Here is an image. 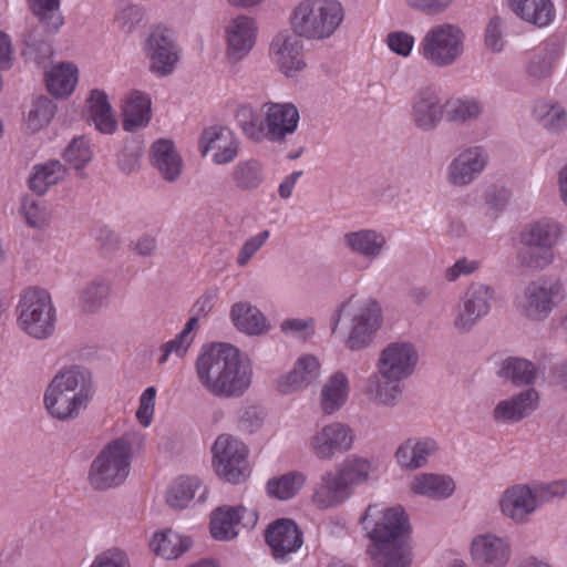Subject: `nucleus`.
Returning <instances> with one entry per match:
<instances>
[{
  "mask_svg": "<svg viewBox=\"0 0 567 567\" xmlns=\"http://www.w3.org/2000/svg\"><path fill=\"white\" fill-rule=\"evenodd\" d=\"M195 370L199 384L215 398H240L251 384L249 361L228 343L203 347Z\"/></svg>",
  "mask_w": 567,
  "mask_h": 567,
  "instance_id": "nucleus-1",
  "label": "nucleus"
},
{
  "mask_svg": "<svg viewBox=\"0 0 567 567\" xmlns=\"http://www.w3.org/2000/svg\"><path fill=\"white\" fill-rule=\"evenodd\" d=\"M373 542L371 558L379 567H409V519L402 507L380 508L369 505L360 519Z\"/></svg>",
  "mask_w": 567,
  "mask_h": 567,
  "instance_id": "nucleus-2",
  "label": "nucleus"
},
{
  "mask_svg": "<svg viewBox=\"0 0 567 567\" xmlns=\"http://www.w3.org/2000/svg\"><path fill=\"white\" fill-rule=\"evenodd\" d=\"M94 393L90 371L80 365H70L61 369L50 381L43 402L50 416L68 422L89 406Z\"/></svg>",
  "mask_w": 567,
  "mask_h": 567,
  "instance_id": "nucleus-3",
  "label": "nucleus"
},
{
  "mask_svg": "<svg viewBox=\"0 0 567 567\" xmlns=\"http://www.w3.org/2000/svg\"><path fill=\"white\" fill-rule=\"evenodd\" d=\"M372 466L368 458L347 455L332 470L324 472L316 484L312 502L319 509L334 508L354 494V489L369 481Z\"/></svg>",
  "mask_w": 567,
  "mask_h": 567,
  "instance_id": "nucleus-4",
  "label": "nucleus"
},
{
  "mask_svg": "<svg viewBox=\"0 0 567 567\" xmlns=\"http://www.w3.org/2000/svg\"><path fill=\"white\" fill-rule=\"evenodd\" d=\"M344 16L339 0H300L291 8L288 23L303 40L321 42L336 34Z\"/></svg>",
  "mask_w": 567,
  "mask_h": 567,
  "instance_id": "nucleus-5",
  "label": "nucleus"
},
{
  "mask_svg": "<svg viewBox=\"0 0 567 567\" xmlns=\"http://www.w3.org/2000/svg\"><path fill=\"white\" fill-rule=\"evenodd\" d=\"M563 235L561 225L551 218H542L526 224L519 233L520 248L516 261L533 272L548 268L555 260L554 249Z\"/></svg>",
  "mask_w": 567,
  "mask_h": 567,
  "instance_id": "nucleus-6",
  "label": "nucleus"
},
{
  "mask_svg": "<svg viewBox=\"0 0 567 567\" xmlns=\"http://www.w3.org/2000/svg\"><path fill=\"white\" fill-rule=\"evenodd\" d=\"M132 460V444L125 437L111 441L92 461L87 480L95 491L121 485L127 477Z\"/></svg>",
  "mask_w": 567,
  "mask_h": 567,
  "instance_id": "nucleus-7",
  "label": "nucleus"
},
{
  "mask_svg": "<svg viewBox=\"0 0 567 567\" xmlns=\"http://www.w3.org/2000/svg\"><path fill=\"white\" fill-rule=\"evenodd\" d=\"M32 12L44 27V32L38 25H30L23 33V55L40 64L51 58L53 50L48 37L56 33L63 24L59 10L60 0H29Z\"/></svg>",
  "mask_w": 567,
  "mask_h": 567,
  "instance_id": "nucleus-8",
  "label": "nucleus"
},
{
  "mask_svg": "<svg viewBox=\"0 0 567 567\" xmlns=\"http://www.w3.org/2000/svg\"><path fill=\"white\" fill-rule=\"evenodd\" d=\"M18 324L28 336L43 340L55 328V309L50 293L41 288L30 287L23 291L17 306Z\"/></svg>",
  "mask_w": 567,
  "mask_h": 567,
  "instance_id": "nucleus-9",
  "label": "nucleus"
},
{
  "mask_svg": "<svg viewBox=\"0 0 567 567\" xmlns=\"http://www.w3.org/2000/svg\"><path fill=\"white\" fill-rule=\"evenodd\" d=\"M565 288L554 277H539L529 281L522 296L515 299L517 311L530 321H544L564 300Z\"/></svg>",
  "mask_w": 567,
  "mask_h": 567,
  "instance_id": "nucleus-10",
  "label": "nucleus"
},
{
  "mask_svg": "<svg viewBox=\"0 0 567 567\" xmlns=\"http://www.w3.org/2000/svg\"><path fill=\"white\" fill-rule=\"evenodd\" d=\"M465 34L453 23H441L431 28L421 42L423 58L436 68L456 62L464 52Z\"/></svg>",
  "mask_w": 567,
  "mask_h": 567,
  "instance_id": "nucleus-11",
  "label": "nucleus"
},
{
  "mask_svg": "<svg viewBox=\"0 0 567 567\" xmlns=\"http://www.w3.org/2000/svg\"><path fill=\"white\" fill-rule=\"evenodd\" d=\"M213 465L216 474L233 484L243 483L249 475L248 449L236 437L221 434L213 447Z\"/></svg>",
  "mask_w": 567,
  "mask_h": 567,
  "instance_id": "nucleus-12",
  "label": "nucleus"
},
{
  "mask_svg": "<svg viewBox=\"0 0 567 567\" xmlns=\"http://www.w3.org/2000/svg\"><path fill=\"white\" fill-rule=\"evenodd\" d=\"M302 40L289 29L278 32L270 42L269 55L287 78H295L307 68Z\"/></svg>",
  "mask_w": 567,
  "mask_h": 567,
  "instance_id": "nucleus-13",
  "label": "nucleus"
},
{
  "mask_svg": "<svg viewBox=\"0 0 567 567\" xmlns=\"http://www.w3.org/2000/svg\"><path fill=\"white\" fill-rule=\"evenodd\" d=\"M144 50L154 74L167 76L174 72L179 49L173 31L161 27L153 29L145 40Z\"/></svg>",
  "mask_w": 567,
  "mask_h": 567,
  "instance_id": "nucleus-14",
  "label": "nucleus"
},
{
  "mask_svg": "<svg viewBox=\"0 0 567 567\" xmlns=\"http://www.w3.org/2000/svg\"><path fill=\"white\" fill-rule=\"evenodd\" d=\"M354 432L346 423L332 422L320 427L309 440L312 454L319 461H332L353 447Z\"/></svg>",
  "mask_w": 567,
  "mask_h": 567,
  "instance_id": "nucleus-15",
  "label": "nucleus"
},
{
  "mask_svg": "<svg viewBox=\"0 0 567 567\" xmlns=\"http://www.w3.org/2000/svg\"><path fill=\"white\" fill-rule=\"evenodd\" d=\"M495 290L493 287L472 282L464 292L457 308L454 327L462 332L470 331L492 308Z\"/></svg>",
  "mask_w": 567,
  "mask_h": 567,
  "instance_id": "nucleus-16",
  "label": "nucleus"
},
{
  "mask_svg": "<svg viewBox=\"0 0 567 567\" xmlns=\"http://www.w3.org/2000/svg\"><path fill=\"white\" fill-rule=\"evenodd\" d=\"M419 361V353L410 342L389 343L380 353L377 369L382 379L403 381L411 377Z\"/></svg>",
  "mask_w": 567,
  "mask_h": 567,
  "instance_id": "nucleus-17",
  "label": "nucleus"
},
{
  "mask_svg": "<svg viewBox=\"0 0 567 567\" xmlns=\"http://www.w3.org/2000/svg\"><path fill=\"white\" fill-rule=\"evenodd\" d=\"M488 153L481 145L461 151L447 165L446 182L454 187H466L474 183L488 165Z\"/></svg>",
  "mask_w": 567,
  "mask_h": 567,
  "instance_id": "nucleus-18",
  "label": "nucleus"
},
{
  "mask_svg": "<svg viewBox=\"0 0 567 567\" xmlns=\"http://www.w3.org/2000/svg\"><path fill=\"white\" fill-rule=\"evenodd\" d=\"M380 326L381 308L378 301L374 299L362 300L352 315L349 336L346 340L347 348L352 351L365 348Z\"/></svg>",
  "mask_w": 567,
  "mask_h": 567,
  "instance_id": "nucleus-19",
  "label": "nucleus"
},
{
  "mask_svg": "<svg viewBox=\"0 0 567 567\" xmlns=\"http://www.w3.org/2000/svg\"><path fill=\"white\" fill-rule=\"evenodd\" d=\"M258 25L254 18L239 14L225 25L226 56L231 63L244 60L256 43Z\"/></svg>",
  "mask_w": 567,
  "mask_h": 567,
  "instance_id": "nucleus-20",
  "label": "nucleus"
},
{
  "mask_svg": "<svg viewBox=\"0 0 567 567\" xmlns=\"http://www.w3.org/2000/svg\"><path fill=\"white\" fill-rule=\"evenodd\" d=\"M257 514L244 506H220L212 512L209 530L214 539L228 542L239 534V526L254 527Z\"/></svg>",
  "mask_w": 567,
  "mask_h": 567,
  "instance_id": "nucleus-21",
  "label": "nucleus"
},
{
  "mask_svg": "<svg viewBox=\"0 0 567 567\" xmlns=\"http://www.w3.org/2000/svg\"><path fill=\"white\" fill-rule=\"evenodd\" d=\"M239 150V142L234 133L224 126H210L204 130L199 138V151L203 156L213 152V162L225 165L233 162Z\"/></svg>",
  "mask_w": 567,
  "mask_h": 567,
  "instance_id": "nucleus-22",
  "label": "nucleus"
},
{
  "mask_svg": "<svg viewBox=\"0 0 567 567\" xmlns=\"http://www.w3.org/2000/svg\"><path fill=\"white\" fill-rule=\"evenodd\" d=\"M444 114V105L436 92L431 86L417 91L411 101V121L424 131H434L441 123Z\"/></svg>",
  "mask_w": 567,
  "mask_h": 567,
  "instance_id": "nucleus-23",
  "label": "nucleus"
},
{
  "mask_svg": "<svg viewBox=\"0 0 567 567\" xmlns=\"http://www.w3.org/2000/svg\"><path fill=\"white\" fill-rule=\"evenodd\" d=\"M265 539L276 559L284 560L303 544L302 532L289 518H280L268 526Z\"/></svg>",
  "mask_w": 567,
  "mask_h": 567,
  "instance_id": "nucleus-24",
  "label": "nucleus"
},
{
  "mask_svg": "<svg viewBox=\"0 0 567 567\" xmlns=\"http://www.w3.org/2000/svg\"><path fill=\"white\" fill-rule=\"evenodd\" d=\"M264 109L268 141L280 143L297 130L299 112L293 104L268 102Z\"/></svg>",
  "mask_w": 567,
  "mask_h": 567,
  "instance_id": "nucleus-25",
  "label": "nucleus"
},
{
  "mask_svg": "<svg viewBox=\"0 0 567 567\" xmlns=\"http://www.w3.org/2000/svg\"><path fill=\"white\" fill-rule=\"evenodd\" d=\"M499 508L504 516L516 524L527 523L537 509L532 487L526 484L507 487L499 498Z\"/></svg>",
  "mask_w": 567,
  "mask_h": 567,
  "instance_id": "nucleus-26",
  "label": "nucleus"
},
{
  "mask_svg": "<svg viewBox=\"0 0 567 567\" xmlns=\"http://www.w3.org/2000/svg\"><path fill=\"white\" fill-rule=\"evenodd\" d=\"M342 241L352 255L369 261L379 259L388 249L385 235L374 228H360L348 231L343 235Z\"/></svg>",
  "mask_w": 567,
  "mask_h": 567,
  "instance_id": "nucleus-27",
  "label": "nucleus"
},
{
  "mask_svg": "<svg viewBox=\"0 0 567 567\" xmlns=\"http://www.w3.org/2000/svg\"><path fill=\"white\" fill-rule=\"evenodd\" d=\"M473 559L481 567H504L511 557L509 543L494 534L476 536L472 542Z\"/></svg>",
  "mask_w": 567,
  "mask_h": 567,
  "instance_id": "nucleus-28",
  "label": "nucleus"
},
{
  "mask_svg": "<svg viewBox=\"0 0 567 567\" xmlns=\"http://www.w3.org/2000/svg\"><path fill=\"white\" fill-rule=\"evenodd\" d=\"M539 394L533 389H526L507 400L497 403L493 411L495 421L516 423L530 415L538 406Z\"/></svg>",
  "mask_w": 567,
  "mask_h": 567,
  "instance_id": "nucleus-29",
  "label": "nucleus"
},
{
  "mask_svg": "<svg viewBox=\"0 0 567 567\" xmlns=\"http://www.w3.org/2000/svg\"><path fill=\"white\" fill-rule=\"evenodd\" d=\"M320 375V363L315 355L300 357L291 371L277 380V390L282 394H290L307 388Z\"/></svg>",
  "mask_w": 567,
  "mask_h": 567,
  "instance_id": "nucleus-30",
  "label": "nucleus"
},
{
  "mask_svg": "<svg viewBox=\"0 0 567 567\" xmlns=\"http://www.w3.org/2000/svg\"><path fill=\"white\" fill-rule=\"evenodd\" d=\"M151 96L140 90H133L126 94L122 114V126L126 132H134L147 126L152 118Z\"/></svg>",
  "mask_w": 567,
  "mask_h": 567,
  "instance_id": "nucleus-31",
  "label": "nucleus"
},
{
  "mask_svg": "<svg viewBox=\"0 0 567 567\" xmlns=\"http://www.w3.org/2000/svg\"><path fill=\"white\" fill-rule=\"evenodd\" d=\"M439 446L433 439H409L395 452L399 465L406 470L424 466Z\"/></svg>",
  "mask_w": 567,
  "mask_h": 567,
  "instance_id": "nucleus-32",
  "label": "nucleus"
},
{
  "mask_svg": "<svg viewBox=\"0 0 567 567\" xmlns=\"http://www.w3.org/2000/svg\"><path fill=\"white\" fill-rule=\"evenodd\" d=\"M152 164L169 183L176 182L183 168V161L171 140L161 138L152 145Z\"/></svg>",
  "mask_w": 567,
  "mask_h": 567,
  "instance_id": "nucleus-33",
  "label": "nucleus"
},
{
  "mask_svg": "<svg viewBox=\"0 0 567 567\" xmlns=\"http://www.w3.org/2000/svg\"><path fill=\"white\" fill-rule=\"evenodd\" d=\"M235 327L247 334L258 336L268 331L269 326L264 313L249 302H237L230 309Z\"/></svg>",
  "mask_w": 567,
  "mask_h": 567,
  "instance_id": "nucleus-34",
  "label": "nucleus"
},
{
  "mask_svg": "<svg viewBox=\"0 0 567 567\" xmlns=\"http://www.w3.org/2000/svg\"><path fill=\"white\" fill-rule=\"evenodd\" d=\"M508 2L516 16L536 27H546L555 18V8L550 0H508Z\"/></svg>",
  "mask_w": 567,
  "mask_h": 567,
  "instance_id": "nucleus-35",
  "label": "nucleus"
},
{
  "mask_svg": "<svg viewBox=\"0 0 567 567\" xmlns=\"http://www.w3.org/2000/svg\"><path fill=\"white\" fill-rule=\"evenodd\" d=\"M411 489L419 495L433 498L443 499L450 497L454 489L455 483L447 475L422 473L414 477Z\"/></svg>",
  "mask_w": 567,
  "mask_h": 567,
  "instance_id": "nucleus-36",
  "label": "nucleus"
},
{
  "mask_svg": "<svg viewBox=\"0 0 567 567\" xmlns=\"http://www.w3.org/2000/svg\"><path fill=\"white\" fill-rule=\"evenodd\" d=\"M349 396V381L343 372L333 373L321 390V409L324 414L338 411Z\"/></svg>",
  "mask_w": 567,
  "mask_h": 567,
  "instance_id": "nucleus-37",
  "label": "nucleus"
},
{
  "mask_svg": "<svg viewBox=\"0 0 567 567\" xmlns=\"http://www.w3.org/2000/svg\"><path fill=\"white\" fill-rule=\"evenodd\" d=\"M47 87L49 92L63 97L70 95L78 83V68L70 62H62L45 72Z\"/></svg>",
  "mask_w": 567,
  "mask_h": 567,
  "instance_id": "nucleus-38",
  "label": "nucleus"
},
{
  "mask_svg": "<svg viewBox=\"0 0 567 567\" xmlns=\"http://www.w3.org/2000/svg\"><path fill=\"white\" fill-rule=\"evenodd\" d=\"M192 543L188 537H183L172 529L155 533L150 546L152 550L165 559H175L184 554Z\"/></svg>",
  "mask_w": 567,
  "mask_h": 567,
  "instance_id": "nucleus-39",
  "label": "nucleus"
},
{
  "mask_svg": "<svg viewBox=\"0 0 567 567\" xmlns=\"http://www.w3.org/2000/svg\"><path fill=\"white\" fill-rule=\"evenodd\" d=\"M65 174L66 168L56 159L35 165L29 178V187L35 194L43 195L50 186L62 181Z\"/></svg>",
  "mask_w": 567,
  "mask_h": 567,
  "instance_id": "nucleus-40",
  "label": "nucleus"
},
{
  "mask_svg": "<svg viewBox=\"0 0 567 567\" xmlns=\"http://www.w3.org/2000/svg\"><path fill=\"white\" fill-rule=\"evenodd\" d=\"M402 381L385 380L380 374H373L368 379L367 393L380 405L395 406L401 398Z\"/></svg>",
  "mask_w": 567,
  "mask_h": 567,
  "instance_id": "nucleus-41",
  "label": "nucleus"
},
{
  "mask_svg": "<svg viewBox=\"0 0 567 567\" xmlns=\"http://www.w3.org/2000/svg\"><path fill=\"white\" fill-rule=\"evenodd\" d=\"M497 373L516 385H530L537 378V368L527 359L509 357L502 362Z\"/></svg>",
  "mask_w": 567,
  "mask_h": 567,
  "instance_id": "nucleus-42",
  "label": "nucleus"
},
{
  "mask_svg": "<svg viewBox=\"0 0 567 567\" xmlns=\"http://www.w3.org/2000/svg\"><path fill=\"white\" fill-rule=\"evenodd\" d=\"M445 109L449 122L465 124L476 121L483 113L484 105L480 100L466 96L450 100Z\"/></svg>",
  "mask_w": 567,
  "mask_h": 567,
  "instance_id": "nucleus-43",
  "label": "nucleus"
},
{
  "mask_svg": "<svg viewBox=\"0 0 567 567\" xmlns=\"http://www.w3.org/2000/svg\"><path fill=\"white\" fill-rule=\"evenodd\" d=\"M235 186L241 190L258 188L264 182V166L257 159L240 161L231 174Z\"/></svg>",
  "mask_w": 567,
  "mask_h": 567,
  "instance_id": "nucleus-44",
  "label": "nucleus"
},
{
  "mask_svg": "<svg viewBox=\"0 0 567 567\" xmlns=\"http://www.w3.org/2000/svg\"><path fill=\"white\" fill-rule=\"evenodd\" d=\"M306 481L307 477L303 473L288 472L279 477L270 478L267 483V492L271 497L287 501L298 494Z\"/></svg>",
  "mask_w": 567,
  "mask_h": 567,
  "instance_id": "nucleus-45",
  "label": "nucleus"
},
{
  "mask_svg": "<svg viewBox=\"0 0 567 567\" xmlns=\"http://www.w3.org/2000/svg\"><path fill=\"white\" fill-rule=\"evenodd\" d=\"M558 53L555 50L545 49L529 58L525 71L532 83H542L548 80L555 69Z\"/></svg>",
  "mask_w": 567,
  "mask_h": 567,
  "instance_id": "nucleus-46",
  "label": "nucleus"
},
{
  "mask_svg": "<svg viewBox=\"0 0 567 567\" xmlns=\"http://www.w3.org/2000/svg\"><path fill=\"white\" fill-rule=\"evenodd\" d=\"M200 488L202 484L198 478L179 477L169 486L166 494V502L173 508H185L194 499L196 492Z\"/></svg>",
  "mask_w": 567,
  "mask_h": 567,
  "instance_id": "nucleus-47",
  "label": "nucleus"
},
{
  "mask_svg": "<svg viewBox=\"0 0 567 567\" xmlns=\"http://www.w3.org/2000/svg\"><path fill=\"white\" fill-rule=\"evenodd\" d=\"M110 285L102 278H95L90 281L81 291L80 306L83 311L94 313L107 300Z\"/></svg>",
  "mask_w": 567,
  "mask_h": 567,
  "instance_id": "nucleus-48",
  "label": "nucleus"
},
{
  "mask_svg": "<svg viewBox=\"0 0 567 567\" xmlns=\"http://www.w3.org/2000/svg\"><path fill=\"white\" fill-rule=\"evenodd\" d=\"M55 105L47 96H38L32 101V105L25 118L27 128L32 132H39L49 124L54 115Z\"/></svg>",
  "mask_w": 567,
  "mask_h": 567,
  "instance_id": "nucleus-49",
  "label": "nucleus"
},
{
  "mask_svg": "<svg viewBox=\"0 0 567 567\" xmlns=\"http://www.w3.org/2000/svg\"><path fill=\"white\" fill-rule=\"evenodd\" d=\"M63 157L73 168L81 169L92 159V151L84 137H75L65 148Z\"/></svg>",
  "mask_w": 567,
  "mask_h": 567,
  "instance_id": "nucleus-50",
  "label": "nucleus"
},
{
  "mask_svg": "<svg viewBox=\"0 0 567 567\" xmlns=\"http://www.w3.org/2000/svg\"><path fill=\"white\" fill-rule=\"evenodd\" d=\"M532 492L538 508L545 503L563 498L567 494V480L536 484Z\"/></svg>",
  "mask_w": 567,
  "mask_h": 567,
  "instance_id": "nucleus-51",
  "label": "nucleus"
},
{
  "mask_svg": "<svg viewBox=\"0 0 567 567\" xmlns=\"http://www.w3.org/2000/svg\"><path fill=\"white\" fill-rule=\"evenodd\" d=\"M539 122L549 133L560 134L567 127V112L560 104L548 105Z\"/></svg>",
  "mask_w": 567,
  "mask_h": 567,
  "instance_id": "nucleus-52",
  "label": "nucleus"
},
{
  "mask_svg": "<svg viewBox=\"0 0 567 567\" xmlns=\"http://www.w3.org/2000/svg\"><path fill=\"white\" fill-rule=\"evenodd\" d=\"M194 341V337H188L184 332H179L174 339L165 342L162 347V355L158 359L159 364H164L171 354H175L178 358H183L190 344Z\"/></svg>",
  "mask_w": 567,
  "mask_h": 567,
  "instance_id": "nucleus-53",
  "label": "nucleus"
},
{
  "mask_svg": "<svg viewBox=\"0 0 567 567\" xmlns=\"http://www.w3.org/2000/svg\"><path fill=\"white\" fill-rule=\"evenodd\" d=\"M143 10L137 4L127 3L116 14L115 23L125 32L131 33L142 21Z\"/></svg>",
  "mask_w": 567,
  "mask_h": 567,
  "instance_id": "nucleus-54",
  "label": "nucleus"
},
{
  "mask_svg": "<svg viewBox=\"0 0 567 567\" xmlns=\"http://www.w3.org/2000/svg\"><path fill=\"white\" fill-rule=\"evenodd\" d=\"M269 230H262L256 236L248 238L241 249L239 250L237 257V264L243 267L248 264V261L252 258V256L262 247V245L269 238Z\"/></svg>",
  "mask_w": 567,
  "mask_h": 567,
  "instance_id": "nucleus-55",
  "label": "nucleus"
},
{
  "mask_svg": "<svg viewBox=\"0 0 567 567\" xmlns=\"http://www.w3.org/2000/svg\"><path fill=\"white\" fill-rule=\"evenodd\" d=\"M22 209L27 223L31 227H42L47 224L49 215L41 202L25 198L22 204Z\"/></svg>",
  "mask_w": 567,
  "mask_h": 567,
  "instance_id": "nucleus-56",
  "label": "nucleus"
},
{
  "mask_svg": "<svg viewBox=\"0 0 567 567\" xmlns=\"http://www.w3.org/2000/svg\"><path fill=\"white\" fill-rule=\"evenodd\" d=\"M156 389L147 388L140 398V406L136 411V419L143 426H148L152 422L155 408Z\"/></svg>",
  "mask_w": 567,
  "mask_h": 567,
  "instance_id": "nucleus-57",
  "label": "nucleus"
},
{
  "mask_svg": "<svg viewBox=\"0 0 567 567\" xmlns=\"http://www.w3.org/2000/svg\"><path fill=\"white\" fill-rule=\"evenodd\" d=\"M454 0H405L406 4L426 16H440L445 12Z\"/></svg>",
  "mask_w": 567,
  "mask_h": 567,
  "instance_id": "nucleus-58",
  "label": "nucleus"
},
{
  "mask_svg": "<svg viewBox=\"0 0 567 567\" xmlns=\"http://www.w3.org/2000/svg\"><path fill=\"white\" fill-rule=\"evenodd\" d=\"M313 322L312 318L309 319H299V318H289L285 319L280 323V330L286 336H303L305 338L313 333Z\"/></svg>",
  "mask_w": 567,
  "mask_h": 567,
  "instance_id": "nucleus-59",
  "label": "nucleus"
},
{
  "mask_svg": "<svg viewBox=\"0 0 567 567\" xmlns=\"http://www.w3.org/2000/svg\"><path fill=\"white\" fill-rule=\"evenodd\" d=\"M141 147L134 144H125L118 154L120 169L125 174L135 172L140 166Z\"/></svg>",
  "mask_w": 567,
  "mask_h": 567,
  "instance_id": "nucleus-60",
  "label": "nucleus"
},
{
  "mask_svg": "<svg viewBox=\"0 0 567 567\" xmlns=\"http://www.w3.org/2000/svg\"><path fill=\"white\" fill-rule=\"evenodd\" d=\"M90 567H131V565L124 551L109 549L97 555Z\"/></svg>",
  "mask_w": 567,
  "mask_h": 567,
  "instance_id": "nucleus-61",
  "label": "nucleus"
},
{
  "mask_svg": "<svg viewBox=\"0 0 567 567\" xmlns=\"http://www.w3.org/2000/svg\"><path fill=\"white\" fill-rule=\"evenodd\" d=\"M485 43L493 52H499L503 50V30L499 17H493L487 23L485 30Z\"/></svg>",
  "mask_w": 567,
  "mask_h": 567,
  "instance_id": "nucleus-62",
  "label": "nucleus"
},
{
  "mask_svg": "<svg viewBox=\"0 0 567 567\" xmlns=\"http://www.w3.org/2000/svg\"><path fill=\"white\" fill-rule=\"evenodd\" d=\"M481 266L478 260H471L465 257L460 258L455 264L445 270V279L450 282L457 280L461 276H470Z\"/></svg>",
  "mask_w": 567,
  "mask_h": 567,
  "instance_id": "nucleus-63",
  "label": "nucleus"
},
{
  "mask_svg": "<svg viewBox=\"0 0 567 567\" xmlns=\"http://www.w3.org/2000/svg\"><path fill=\"white\" fill-rule=\"evenodd\" d=\"M414 38L405 32H393L388 35V45L396 54L408 56L413 48Z\"/></svg>",
  "mask_w": 567,
  "mask_h": 567,
  "instance_id": "nucleus-64",
  "label": "nucleus"
}]
</instances>
